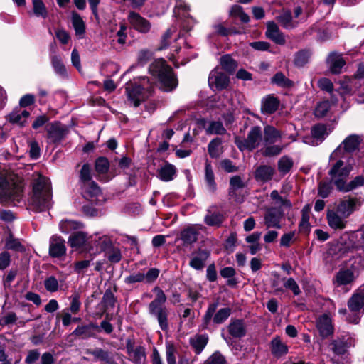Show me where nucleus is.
Listing matches in <instances>:
<instances>
[{
  "instance_id": "obj_1",
  "label": "nucleus",
  "mask_w": 364,
  "mask_h": 364,
  "mask_svg": "<svg viewBox=\"0 0 364 364\" xmlns=\"http://www.w3.org/2000/svg\"><path fill=\"white\" fill-rule=\"evenodd\" d=\"M341 147H337L329 156L328 174L332 183L338 190L345 181H348L353 169V158L343 153Z\"/></svg>"
},
{
  "instance_id": "obj_2",
  "label": "nucleus",
  "mask_w": 364,
  "mask_h": 364,
  "mask_svg": "<svg viewBox=\"0 0 364 364\" xmlns=\"http://www.w3.org/2000/svg\"><path fill=\"white\" fill-rule=\"evenodd\" d=\"M51 203L50 183L46 177L35 173L32 178V193L28 200L31 209L42 211L50 207Z\"/></svg>"
},
{
  "instance_id": "obj_3",
  "label": "nucleus",
  "mask_w": 364,
  "mask_h": 364,
  "mask_svg": "<svg viewBox=\"0 0 364 364\" xmlns=\"http://www.w3.org/2000/svg\"><path fill=\"white\" fill-rule=\"evenodd\" d=\"M150 74L158 78L161 88L168 92L175 89L178 85V80L172 68L166 63L163 59L155 60L149 68Z\"/></svg>"
},
{
  "instance_id": "obj_4",
  "label": "nucleus",
  "mask_w": 364,
  "mask_h": 364,
  "mask_svg": "<svg viewBox=\"0 0 364 364\" xmlns=\"http://www.w3.org/2000/svg\"><path fill=\"white\" fill-rule=\"evenodd\" d=\"M153 291L156 293V296L149 304V313L157 320L160 328L166 331L168 328V311L165 306L167 298L164 291L159 287H155Z\"/></svg>"
},
{
  "instance_id": "obj_5",
  "label": "nucleus",
  "mask_w": 364,
  "mask_h": 364,
  "mask_svg": "<svg viewBox=\"0 0 364 364\" xmlns=\"http://www.w3.org/2000/svg\"><path fill=\"white\" fill-rule=\"evenodd\" d=\"M141 82L139 85L130 83L126 87L128 101L134 107H138L147 97L145 91L150 92L152 88L146 77H141Z\"/></svg>"
},
{
  "instance_id": "obj_6",
  "label": "nucleus",
  "mask_w": 364,
  "mask_h": 364,
  "mask_svg": "<svg viewBox=\"0 0 364 364\" xmlns=\"http://www.w3.org/2000/svg\"><path fill=\"white\" fill-rule=\"evenodd\" d=\"M218 304V301H215L208 305L203 318V328H208L211 320L215 324H221L230 316L232 310L229 307L221 308L216 311Z\"/></svg>"
},
{
  "instance_id": "obj_7",
  "label": "nucleus",
  "mask_w": 364,
  "mask_h": 364,
  "mask_svg": "<svg viewBox=\"0 0 364 364\" xmlns=\"http://www.w3.org/2000/svg\"><path fill=\"white\" fill-rule=\"evenodd\" d=\"M263 140L262 128L259 126H254L250 128L246 138L236 137L235 142L238 149L252 151L257 148Z\"/></svg>"
},
{
  "instance_id": "obj_8",
  "label": "nucleus",
  "mask_w": 364,
  "mask_h": 364,
  "mask_svg": "<svg viewBox=\"0 0 364 364\" xmlns=\"http://www.w3.org/2000/svg\"><path fill=\"white\" fill-rule=\"evenodd\" d=\"M349 311L353 314L347 320L353 323L360 321V315L364 313V285L360 287L350 297L347 303Z\"/></svg>"
},
{
  "instance_id": "obj_9",
  "label": "nucleus",
  "mask_w": 364,
  "mask_h": 364,
  "mask_svg": "<svg viewBox=\"0 0 364 364\" xmlns=\"http://www.w3.org/2000/svg\"><path fill=\"white\" fill-rule=\"evenodd\" d=\"M23 189L18 186H11L4 178L0 177V202L11 201L14 204L22 199Z\"/></svg>"
},
{
  "instance_id": "obj_10",
  "label": "nucleus",
  "mask_w": 364,
  "mask_h": 364,
  "mask_svg": "<svg viewBox=\"0 0 364 364\" xmlns=\"http://www.w3.org/2000/svg\"><path fill=\"white\" fill-rule=\"evenodd\" d=\"M361 203L355 197L347 196L335 204L331 208L346 218L350 217L360 206Z\"/></svg>"
},
{
  "instance_id": "obj_11",
  "label": "nucleus",
  "mask_w": 364,
  "mask_h": 364,
  "mask_svg": "<svg viewBox=\"0 0 364 364\" xmlns=\"http://www.w3.org/2000/svg\"><path fill=\"white\" fill-rule=\"evenodd\" d=\"M159 275V270L156 268L149 269L146 273L138 272L130 274L124 279L127 284H133L138 282L147 284L153 283Z\"/></svg>"
},
{
  "instance_id": "obj_12",
  "label": "nucleus",
  "mask_w": 364,
  "mask_h": 364,
  "mask_svg": "<svg viewBox=\"0 0 364 364\" xmlns=\"http://www.w3.org/2000/svg\"><path fill=\"white\" fill-rule=\"evenodd\" d=\"M326 220L328 226L333 230H343L347 225V218L332 208H328Z\"/></svg>"
},
{
  "instance_id": "obj_13",
  "label": "nucleus",
  "mask_w": 364,
  "mask_h": 364,
  "mask_svg": "<svg viewBox=\"0 0 364 364\" xmlns=\"http://www.w3.org/2000/svg\"><path fill=\"white\" fill-rule=\"evenodd\" d=\"M208 83L212 89L222 90L229 84V77L218 69L212 70L209 75Z\"/></svg>"
},
{
  "instance_id": "obj_14",
  "label": "nucleus",
  "mask_w": 364,
  "mask_h": 364,
  "mask_svg": "<svg viewBox=\"0 0 364 364\" xmlns=\"http://www.w3.org/2000/svg\"><path fill=\"white\" fill-rule=\"evenodd\" d=\"M131 26L141 33H147L151 28V23L138 13L130 11L127 17Z\"/></svg>"
},
{
  "instance_id": "obj_15",
  "label": "nucleus",
  "mask_w": 364,
  "mask_h": 364,
  "mask_svg": "<svg viewBox=\"0 0 364 364\" xmlns=\"http://www.w3.org/2000/svg\"><path fill=\"white\" fill-rule=\"evenodd\" d=\"M361 141L362 137L360 135L350 134L338 147L341 146L343 153L351 156V153L358 149Z\"/></svg>"
},
{
  "instance_id": "obj_16",
  "label": "nucleus",
  "mask_w": 364,
  "mask_h": 364,
  "mask_svg": "<svg viewBox=\"0 0 364 364\" xmlns=\"http://www.w3.org/2000/svg\"><path fill=\"white\" fill-rule=\"evenodd\" d=\"M210 256L208 251L198 249L191 254L189 265L196 270H201L205 267L206 260Z\"/></svg>"
},
{
  "instance_id": "obj_17",
  "label": "nucleus",
  "mask_w": 364,
  "mask_h": 364,
  "mask_svg": "<svg viewBox=\"0 0 364 364\" xmlns=\"http://www.w3.org/2000/svg\"><path fill=\"white\" fill-rule=\"evenodd\" d=\"M66 252L65 240L58 236H53L50 240L49 254L53 257H60Z\"/></svg>"
},
{
  "instance_id": "obj_18",
  "label": "nucleus",
  "mask_w": 364,
  "mask_h": 364,
  "mask_svg": "<svg viewBox=\"0 0 364 364\" xmlns=\"http://www.w3.org/2000/svg\"><path fill=\"white\" fill-rule=\"evenodd\" d=\"M266 36L279 45L285 44V38L283 33L279 31L277 23L274 21L267 22Z\"/></svg>"
},
{
  "instance_id": "obj_19",
  "label": "nucleus",
  "mask_w": 364,
  "mask_h": 364,
  "mask_svg": "<svg viewBox=\"0 0 364 364\" xmlns=\"http://www.w3.org/2000/svg\"><path fill=\"white\" fill-rule=\"evenodd\" d=\"M201 225H192L184 228L181 232V239L186 244H193L198 240L199 231L202 230Z\"/></svg>"
},
{
  "instance_id": "obj_20",
  "label": "nucleus",
  "mask_w": 364,
  "mask_h": 364,
  "mask_svg": "<svg viewBox=\"0 0 364 364\" xmlns=\"http://www.w3.org/2000/svg\"><path fill=\"white\" fill-rule=\"evenodd\" d=\"M316 327L320 335L323 338L328 337L333 332L331 318L327 314H323L318 317Z\"/></svg>"
},
{
  "instance_id": "obj_21",
  "label": "nucleus",
  "mask_w": 364,
  "mask_h": 364,
  "mask_svg": "<svg viewBox=\"0 0 364 364\" xmlns=\"http://www.w3.org/2000/svg\"><path fill=\"white\" fill-rule=\"evenodd\" d=\"M177 168L168 162L164 163L157 170V177L162 181L168 182L173 180L176 176Z\"/></svg>"
},
{
  "instance_id": "obj_22",
  "label": "nucleus",
  "mask_w": 364,
  "mask_h": 364,
  "mask_svg": "<svg viewBox=\"0 0 364 364\" xmlns=\"http://www.w3.org/2000/svg\"><path fill=\"white\" fill-rule=\"evenodd\" d=\"M261 104L262 113L264 114H271L278 109L280 102L277 97L269 95L262 98Z\"/></svg>"
},
{
  "instance_id": "obj_23",
  "label": "nucleus",
  "mask_w": 364,
  "mask_h": 364,
  "mask_svg": "<svg viewBox=\"0 0 364 364\" xmlns=\"http://www.w3.org/2000/svg\"><path fill=\"white\" fill-rule=\"evenodd\" d=\"M282 216L283 213L281 210L276 208H271L268 210L264 216L265 225L268 228H275L280 229L282 228L280 221Z\"/></svg>"
},
{
  "instance_id": "obj_24",
  "label": "nucleus",
  "mask_w": 364,
  "mask_h": 364,
  "mask_svg": "<svg viewBox=\"0 0 364 364\" xmlns=\"http://www.w3.org/2000/svg\"><path fill=\"white\" fill-rule=\"evenodd\" d=\"M326 62L329 70L333 74L340 73L342 68L346 64V62L341 55L334 52L329 54Z\"/></svg>"
},
{
  "instance_id": "obj_25",
  "label": "nucleus",
  "mask_w": 364,
  "mask_h": 364,
  "mask_svg": "<svg viewBox=\"0 0 364 364\" xmlns=\"http://www.w3.org/2000/svg\"><path fill=\"white\" fill-rule=\"evenodd\" d=\"M48 137L51 142L55 143L62 140L65 135V129L58 122H53L47 127Z\"/></svg>"
},
{
  "instance_id": "obj_26",
  "label": "nucleus",
  "mask_w": 364,
  "mask_h": 364,
  "mask_svg": "<svg viewBox=\"0 0 364 364\" xmlns=\"http://www.w3.org/2000/svg\"><path fill=\"white\" fill-rule=\"evenodd\" d=\"M354 273L350 269H340L333 279V284L336 287L350 284L355 280Z\"/></svg>"
},
{
  "instance_id": "obj_27",
  "label": "nucleus",
  "mask_w": 364,
  "mask_h": 364,
  "mask_svg": "<svg viewBox=\"0 0 364 364\" xmlns=\"http://www.w3.org/2000/svg\"><path fill=\"white\" fill-rule=\"evenodd\" d=\"M229 333L234 338H242L246 335V326L243 320L231 321L228 326Z\"/></svg>"
},
{
  "instance_id": "obj_28",
  "label": "nucleus",
  "mask_w": 364,
  "mask_h": 364,
  "mask_svg": "<svg viewBox=\"0 0 364 364\" xmlns=\"http://www.w3.org/2000/svg\"><path fill=\"white\" fill-rule=\"evenodd\" d=\"M30 116L29 112L21 110L20 108L14 109L9 115V121L11 123L23 127L26 123V119Z\"/></svg>"
},
{
  "instance_id": "obj_29",
  "label": "nucleus",
  "mask_w": 364,
  "mask_h": 364,
  "mask_svg": "<svg viewBox=\"0 0 364 364\" xmlns=\"http://www.w3.org/2000/svg\"><path fill=\"white\" fill-rule=\"evenodd\" d=\"M276 20L286 29H292L296 26V23L292 20L291 13L289 10H282L277 16Z\"/></svg>"
},
{
  "instance_id": "obj_30",
  "label": "nucleus",
  "mask_w": 364,
  "mask_h": 364,
  "mask_svg": "<svg viewBox=\"0 0 364 364\" xmlns=\"http://www.w3.org/2000/svg\"><path fill=\"white\" fill-rule=\"evenodd\" d=\"M205 181L208 190L211 193H214L216 190V183L215 181L213 167L208 161H206L205 164Z\"/></svg>"
},
{
  "instance_id": "obj_31",
  "label": "nucleus",
  "mask_w": 364,
  "mask_h": 364,
  "mask_svg": "<svg viewBox=\"0 0 364 364\" xmlns=\"http://www.w3.org/2000/svg\"><path fill=\"white\" fill-rule=\"evenodd\" d=\"M274 173V169L267 165L259 166L255 171V178L257 181L267 182L272 179Z\"/></svg>"
},
{
  "instance_id": "obj_32",
  "label": "nucleus",
  "mask_w": 364,
  "mask_h": 364,
  "mask_svg": "<svg viewBox=\"0 0 364 364\" xmlns=\"http://www.w3.org/2000/svg\"><path fill=\"white\" fill-rule=\"evenodd\" d=\"M82 193L86 199L92 200L94 198L100 195L101 190L95 182L92 181L82 185Z\"/></svg>"
},
{
  "instance_id": "obj_33",
  "label": "nucleus",
  "mask_w": 364,
  "mask_h": 364,
  "mask_svg": "<svg viewBox=\"0 0 364 364\" xmlns=\"http://www.w3.org/2000/svg\"><path fill=\"white\" fill-rule=\"evenodd\" d=\"M86 353L93 355L95 360L102 361L105 364H114V360L110 357L109 353L102 348L87 349Z\"/></svg>"
},
{
  "instance_id": "obj_34",
  "label": "nucleus",
  "mask_w": 364,
  "mask_h": 364,
  "mask_svg": "<svg viewBox=\"0 0 364 364\" xmlns=\"http://www.w3.org/2000/svg\"><path fill=\"white\" fill-rule=\"evenodd\" d=\"M261 235L259 232H255L245 238L246 242L250 244L248 247L251 255H255L262 250V245L259 242Z\"/></svg>"
},
{
  "instance_id": "obj_35",
  "label": "nucleus",
  "mask_w": 364,
  "mask_h": 364,
  "mask_svg": "<svg viewBox=\"0 0 364 364\" xmlns=\"http://www.w3.org/2000/svg\"><path fill=\"white\" fill-rule=\"evenodd\" d=\"M271 352L274 356L281 357L288 353V347L279 337H276L271 341Z\"/></svg>"
},
{
  "instance_id": "obj_36",
  "label": "nucleus",
  "mask_w": 364,
  "mask_h": 364,
  "mask_svg": "<svg viewBox=\"0 0 364 364\" xmlns=\"http://www.w3.org/2000/svg\"><path fill=\"white\" fill-rule=\"evenodd\" d=\"M363 186L364 177L363 176H358L348 183L347 182V181H345L343 182V184L340 187V188L338 191L341 192L347 193Z\"/></svg>"
},
{
  "instance_id": "obj_37",
  "label": "nucleus",
  "mask_w": 364,
  "mask_h": 364,
  "mask_svg": "<svg viewBox=\"0 0 364 364\" xmlns=\"http://www.w3.org/2000/svg\"><path fill=\"white\" fill-rule=\"evenodd\" d=\"M271 83L282 88H291L294 85L292 80L287 78L282 72H277L270 80Z\"/></svg>"
},
{
  "instance_id": "obj_38",
  "label": "nucleus",
  "mask_w": 364,
  "mask_h": 364,
  "mask_svg": "<svg viewBox=\"0 0 364 364\" xmlns=\"http://www.w3.org/2000/svg\"><path fill=\"white\" fill-rule=\"evenodd\" d=\"M128 353L130 359L136 364L144 363L146 359L145 349L141 346L128 348Z\"/></svg>"
},
{
  "instance_id": "obj_39",
  "label": "nucleus",
  "mask_w": 364,
  "mask_h": 364,
  "mask_svg": "<svg viewBox=\"0 0 364 364\" xmlns=\"http://www.w3.org/2000/svg\"><path fill=\"white\" fill-rule=\"evenodd\" d=\"M281 137L279 132L272 126L267 125L264 128V140L266 144L275 143Z\"/></svg>"
},
{
  "instance_id": "obj_40",
  "label": "nucleus",
  "mask_w": 364,
  "mask_h": 364,
  "mask_svg": "<svg viewBox=\"0 0 364 364\" xmlns=\"http://www.w3.org/2000/svg\"><path fill=\"white\" fill-rule=\"evenodd\" d=\"M87 241V235L83 232H76L69 237L68 242L72 247H82Z\"/></svg>"
},
{
  "instance_id": "obj_41",
  "label": "nucleus",
  "mask_w": 364,
  "mask_h": 364,
  "mask_svg": "<svg viewBox=\"0 0 364 364\" xmlns=\"http://www.w3.org/2000/svg\"><path fill=\"white\" fill-rule=\"evenodd\" d=\"M208 336L206 334L196 335L190 340L192 347L197 353H200L207 345Z\"/></svg>"
},
{
  "instance_id": "obj_42",
  "label": "nucleus",
  "mask_w": 364,
  "mask_h": 364,
  "mask_svg": "<svg viewBox=\"0 0 364 364\" xmlns=\"http://www.w3.org/2000/svg\"><path fill=\"white\" fill-rule=\"evenodd\" d=\"M204 221L209 226L220 227L224 221V216L220 213L208 212L204 218Z\"/></svg>"
},
{
  "instance_id": "obj_43",
  "label": "nucleus",
  "mask_w": 364,
  "mask_h": 364,
  "mask_svg": "<svg viewBox=\"0 0 364 364\" xmlns=\"http://www.w3.org/2000/svg\"><path fill=\"white\" fill-rule=\"evenodd\" d=\"M220 63L222 68L229 73H233L237 67L236 61L229 55L222 56Z\"/></svg>"
},
{
  "instance_id": "obj_44",
  "label": "nucleus",
  "mask_w": 364,
  "mask_h": 364,
  "mask_svg": "<svg viewBox=\"0 0 364 364\" xmlns=\"http://www.w3.org/2000/svg\"><path fill=\"white\" fill-rule=\"evenodd\" d=\"M33 11L36 16L46 18L48 16V11L42 0H32Z\"/></svg>"
},
{
  "instance_id": "obj_45",
  "label": "nucleus",
  "mask_w": 364,
  "mask_h": 364,
  "mask_svg": "<svg viewBox=\"0 0 364 364\" xmlns=\"http://www.w3.org/2000/svg\"><path fill=\"white\" fill-rule=\"evenodd\" d=\"M311 133L314 139L319 141L320 142L328 135L326 127L323 124H317L311 128Z\"/></svg>"
},
{
  "instance_id": "obj_46",
  "label": "nucleus",
  "mask_w": 364,
  "mask_h": 364,
  "mask_svg": "<svg viewBox=\"0 0 364 364\" xmlns=\"http://www.w3.org/2000/svg\"><path fill=\"white\" fill-rule=\"evenodd\" d=\"M208 134L223 135L226 133V129L223 123L218 121H213L210 122L206 129Z\"/></svg>"
},
{
  "instance_id": "obj_47",
  "label": "nucleus",
  "mask_w": 364,
  "mask_h": 364,
  "mask_svg": "<svg viewBox=\"0 0 364 364\" xmlns=\"http://www.w3.org/2000/svg\"><path fill=\"white\" fill-rule=\"evenodd\" d=\"M293 166V160L287 156H282L278 161V170L282 174L287 173Z\"/></svg>"
},
{
  "instance_id": "obj_48",
  "label": "nucleus",
  "mask_w": 364,
  "mask_h": 364,
  "mask_svg": "<svg viewBox=\"0 0 364 364\" xmlns=\"http://www.w3.org/2000/svg\"><path fill=\"white\" fill-rule=\"evenodd\" d=\"M244 187L245 183L240 176H235L232 177L230 180L229 195L233 196L237 190L243 188Z\"/></svg>"
},
{
  "instance_id": "obj_49",
  "label": "nucleus",
  "mask_w": 364,
  "mask_h": 364,
  "mask_svg": "<svg viewBox=\"0 0 364 364\" xmlns=\"http://www.w3.org/2000/svg\"><path fill=\"white\" fill-rule=\"evenodd\" d=\"M72 23L76 35L80 36L85 33V23L79 14L73 13L72 15Z\"/></svg>"
},
{
  "instance_id": "obj_50",
  "label": "nucleus",
  "mask_w": 364,
  "mask_h": 364,
  "mask_svg": "<svg viewBox=\"0 0 364 364\" xmlns=\"http://www.w3.org/2000/svg\"><path fill=\"white\" fill-rule=\"evenodd\" d=\"M116 303L115 297L111 291H106L103 295L102 304L104 306V311L112 309Z\"/></svg>"
},
{
  "instance_id": "obj_51",
  "label": "nucleus",
  "mask_w": 364,
  "mask_h": 364,
  "mask_svg": "<svg viewBox=\"0 0 364 364\" xmlns=\"http://www.w3.org/2000/svg\"><path fill=\"white\" fill-rule=\"evenodd\" d=\"M331 103L326 100L319 102L315 108L314 114L316 117H325L331 108Z\"/></svg>"
},
{
  "instance_id": "obj_52",
  "label": "nucleus",
  "mask_w": 364,
  "mask_h": 364,
  "mask_svg": "<svg viewBox=\"0 0 364 364\" xmlns=\"http://www.w3.org/2000/svg\"><path fill=\"white\" fill-rule=\"evenodd\" d=\"M45 289L50 292H56L59 289V283L54 276H50L44 280Z\"/></svg>"
},
{
  "instance_id": "obj_53",
  "label": "nucleus",
  "mask_w": 364,
  "mask_h": 364,
  "mask_svg": "<svg viewBox=\"0 0 364 364\" xmlns=\"http://www.w3.org/2000/svg\"><path fill=\"white\" fill-rule=\"evenodd\" d=\"M222 143L221 139L215 138L213 139L208 144V153L212 158H217L220 155L219 146Z\"/></svg>"
},
{
  "instance_id": "obj_54",
  "label": "nucleus",
  "mask_w": 364,
  "mask_h": 364,
  "mask_svg": "<svg viewBox=\"0 0 364 364\" xmlns=\"http://www.w3.org/2000/svg\"><path fill=\"white\" fill-rule=\"evenodd\" d=\"M310 53L307 50H301L296 53L294 64L298 67L304 66L309 60Z\"/></svg>"
},
{
  "instance_id": "obj_55",
  "label": "nucleus",
  "mask_w": 364,
  "mask_h": 364,
  "mask_svg": "<svg viewBox=\"0 0 364 364\" xmlns=\"http://www.w3.org/2000/svg\"><path fill=\"white\" fill-rule=\"evenodd\" d=\"M52 65L55 71L61 75H64L66 73V69L62 62L60 56L53 55L51 58Z\"/></svg>"
},
{
  "instance_id": "obj_56",
  "label": "nucleus",
  "mask_w": 364,
  "mask_h": 364,
  "mask_svg": "<svg viewBox=\"0 0 364 364\" xmlns=\"http://www.w3.org/2000/svg\"><path fill=\"white\" fill-rule=\"evenodd\" d=\"M109 163L105 157H100L95 161V170L98 173H105L109 170Z\"/></svg>"
},
{
  "instance_id": "obj_57",
  "label": "nucleus",
  "mask_w": 364,
  "mask_h": 364,
  "mask_svg": "<svg viewBox=\"0 0 364 364\" xmlns=\"http://www.w3.org/2000/svg\"><path fill=\"white\" fill-rule=\"evenodd\" d=\"M332 191L331 184L328 182H321L318 188V194L323 198H327Z\"/></svg>"
},
{
  "instance_id": "obj_58",
  "label": "nucleus",
  "mask_w": 364,
  "mask_h": 364,
  "mask_svg": "<svg viewBox=\"0 0 364 364\" xmlns=\"http://www.w3.org/2000/svg\"><path fill=\"white\" fill-rule=\"evenodd\" d=\"M80 178L83 185L92 181L91 180L90 168L87 164H85L82 166L80 173Z\"/></svg>"
},
{
  "instance_id": "obj_59",
  "label": "nucleus",
  "mask_w": 364,
  "mask_h": 364,
  "mask_svg": "<svg viewBox=\"0 0 364 364\" xmlns=\"http://www.w3.org/2000/svg\"><path fill=\"white\" fill-rule=\"evenodd\" d=\"M205 364H226L225 357L219 352H215L206 360Z\"/></svg>"
},
{
  "instance_id": "obj_60",
  "label": "nucleus",
  "mask_w": 364,
  "mask_h": 364,
  "mask_svg": "<svg viewBox=\"0 0 364 364\" xmlns=\"http://www.w3.org/2000/svg\"><path fill=\"white\" fill-rule=\"evenodd\" d=\"M73 335H75L77 336H82L84 338H90L92 336L90 331L89 330V326H77L73 332Z\"/></svg>"
},
{
  "instance_id": "obj_61",
  "label": "nucleus",
  "mask_w": 364,
  "mask_h": 364,
  "mask_svg": "<svg viewBox=\"0 0 364 364\" xmlns=\"http://www.w3.org/2000/svg\"><path fill=\"white\" fill-rule=\"evenodd\" d=\"M107 258L113 263L119 262L122 259L121 251L118 248H112L107 252Z\"/></svg>"
},
{
  "instance_id": "obj_62",
  "label": "nucleus",
  "mask_w": 364,
  "mask_h": 364,
  "mask_svg": "<svg viewBox=\"0 0 364 364\" xmlns=\"http://www.w3.org/2000/svg\"><path fill=\"white\" fill-rule=\"evenodd\" d=\"M285 288L293 291L294 295H299L301 293L300 289L296 281L293 278H289L284 282Z\"/></svg>"
},
{
  "instance_id": "obj_63",
  "label": "nucleus",
  "mask_w": 364,
  "mask_h": 364,
  "mask_svg": "<svg viewBox=\"0 0 364 364\" xmlns=\"http://www.w3.org/2000/svg\"><path fill=\"white\" fill-rule=\"evenodd\" d=\"M90 266V260L78 261L75 263L74 271L77 274H84Z\"/></svg>"
},
{
  "instance_id": "obj_64",
  "label": "nucleus",
  "mask_w": 364,
  "mask_h": 364,
  "mask_svg": "<svg viewBox=\"0 0 364 364\" xmlns=\"http://www.w3.org/2000/svg\"><path fill=\"white\" fill-rule=\"evenodd\" d=\"M175 353H176V349L173 346L169 345V346H166V361H167L168 364H176V363Z\"/></svg>"
}]
</instances>
